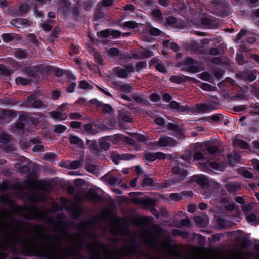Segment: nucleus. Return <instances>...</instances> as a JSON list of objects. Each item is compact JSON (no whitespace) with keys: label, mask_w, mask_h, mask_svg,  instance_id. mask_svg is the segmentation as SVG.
Instances as JSON below:
<instances>
[{"label":"nucleus","mask_w":259,"mask_h":259,"mask_svg":"<svg viewBox=\"0 0 259 259\" xmlns=\"http://www.w3.org/2000/svg\"><path fill=\"white\" fill-rule=\"evenodd\" d=\"M154 234L156 236H159L162 232L163 228L159 225H154L152 228Z\"/></svg>","instance_id":"nucleus-40"},{"label":"nucleus","mask_w":259,"mask_h":259,"mask_svg":"<svg viewBox=\"0 0 259 259\" xmlns=\"http://www.w3.org/2000/svg\"><path fill=\"white\" fill-rule=\"evenodd\" d=\"M214 13L218 16L225 17L231 13V8L225 0H212Z\"/></svg>","instance_id":"nucleus-5"},{"label":"nucleus","mask_w":259,"mask_h":259,"mask_svg":"<svg viewBox=\"0 0 259 259\" xmlns=\"http://www.w3.org/2000/svg\"><path fill=\"white\" fill-rule=\"evenodd\" d=\"M110 174L108 173L104 176L102 179L107 181L111 185L119 184L121 181L120 175L117 176L116 177L111 176L108 178Z\"/></svg>","instance_id":"nucleus-20"},{"label":"nucleus","mask_w":259,"mask_h":259,"mask_svg":"<svg viewBox=\"0 0 259 259\" xmlns=\"http://www.w3.org/2000/svg\"><path fill=\"white\" fill-rule=\"evenodd\" d=\"M132 120V119L128 113L121 111H119L118 124L120 126H121L122 121L130 122Z\"/></svg>","instance_id":"nucleus-27"},{"label":"nucleus","mask_w":259,"mask_h":259,"mask_svg":"<svg viewBox=\"0 0 259 259\" xmlns=\"http://www.w3.org/2000/svg\"><path fill=\"white\" fill-rule=\"evenodd\" d=\"M112 84L116 86L117 90L125 93H130L132 92L133 89L129 84H124L119 83L117 81H112Z\"/></svg>","instance_id":"nucleus-19"},{"label":"nucleus","mask_w":259,"mask_h":259,"mask_svg":"<svg viewBox=\"0 0 259 259\" xmlns=\"http://www.w3.org/2000/svg\"><path fill=\"white\" fill-rule=\"evenodd\" d=\"M208 165L209 167L217 170H220L222 168V166L216 161L209 162Z\"/></svg>","instance_id":"nucleus-45"},{"label":"nucleus","mask_w":259,"mask_h":259,"mask_svg":"<svg viewBox=\"0 0 259 259\" xmlns=\"http://www.w3.org/2000/svg\"><path fill=\"white\" fill-rule=\"evenodd\" d=\"M239 53H237L236 60L239 65H243L245 63L244 58L243 56L244 53H249L250 51V49L245 45H241L239 47Z\"/></svg>","instance_id":"nucleus-10"},{"label":"nucleus","mask_w":259,"mask_h":259,"mask_svg":"<svg viewBox=\"0 0 259 259\" xmlns=\"http://www.w3.org/2000/svg\"><path fill=\"white\" fill-rule=\"evenodd\" d=\"M30 81V79L21 77H18L16 79V83L21 85H27L29 83Z\"/></svg>","instance_id":"nucleus-43"},{"label":"nucleus","mask_w":259,"mask_h":259,"mask_svg":"<svg viewBox=\"0 0 259 259\" xmlns=\"http://www.w3.org/2000/svg\"><path fill=\"white\" fill-rule=\"evenodd\" d=\"M223 117V115L221 114H213L210 116H208L207 117H205L204 118V120L210 122V120L213 121L215 122H219L221 121V118Z\"/></svg>","instance_id":"nucleus-35"},{"label":"nucleus","mask_w":259,"mask_h":259,"mask_svg":"<svg viewBox=\"0 0 259 259\" xmlns=\"http://www.w3.org/2000/svg\"><path fill=\"white\" fill-rule=\"evenodd\" d=\"M161 61L157 57L153 58L149 62V66L150 67L152 66L156 67L157 64H158Z\"/></svg>","instance_id":"nucleus-63"},{"label":"nucleus","mask_w":259,"mask_h":259,"mask_svg":"<svg viewBox=\"0 0 259 259\" xmlns=\"http://www.w3.org/2000/svg\"><path fill=\"white\" fill-rule=\"evenodd\" d=\"M165 158L166 154L161 152L156 153L147 152V161L149 162H152L156 159H165Z\"/></svg>","instance_id":"nucleus-16"},{"label":"nucleus","mask_w":259,"mask_h":259,"mask_svg":"<svg viewBox=\"0 0 259 259\" xmlns=\"http://www.w3.org/2000/svg\"><path fill=\"white\" fill-rule=\"evenodd\" d=\"M94 0H89L86 1L83 5V8L86 11H89L93 6L95 3Z\"/></svg>","instance_id":"nucleus-55"},{"label":"nucleus","mask_w":259,"mask_h":259,"mask_svg":"<svg viewBox=\"0 0 259 259\" xmlns=\"http://www.w3.org/2000/svg\"><path fill=\"white\" fill-rule=\"evenodd\" d=\"M166 127L169 130L174 131L175 132L177 136L181 137L183 135V132L180 126L177 124L169 122L166 125Z\"/></svg>","instance_id":"nucleus-26"},{"label":"nucleus","mask_w":259,"mask_h":259,"mask_svg":"<svg viewBox=\"0 0 259 259\" xmlns=\"http://www.w3.org/2000/svg\"><path fill=\"white\" fill-rule=\"evenodd\" d=\"M13 211L22 215L27 220L44 219L48 221L49 224H52L54 222L52 218H48L47 212L42 211L36 206H31L26 210L24 207L17 205L14 207Z\"/></svg>","instance_id":"nucleus-3"},{"label":"nucleus","mask_w":259,"mask_h":259,"mask_svg":"<svg viewBox=\"0 0 259 259\" xmlns=\"http://www.w3.org/2000/svg\"><path fill=\"white\" fill-rule=\"evenodd\" d=\"M146 56V50L144 49H143L142 51H138L135 53H132L131 55L130 54L127 55V58L130 59H141Z\"/></svg>","instance_id":"nucleus-31"},{"label":"nucleus","mask_w":259,"mask_h":259,"mask_svg":"<svg viewBox=\"0 0 259 259\" xmlns=\"http://www.w3.org/2000/svg\"><path fill=\"white\" fill-rule=\"evenodd\" d=\"M169 197L171 199V200L175 201H179L182 199V198H183L182 192L180 193H171L170 194Z\"/></svg>","instance_id":"nucleus-48"},{"label":"nucleus","mask_w":259,"mask_h":259,"mask_svg":"<svg viewBox=\"0 0 259 259\" xmlns=\"http://www.w3.org/2000/svg\"><path fill=\"white\" fill-rule=\"evenodd\" d=\"M206 149L207 151L211 154H216L219 152V150L218 146L216 145L207 146L206 147Z\"/></svg>","instance_id":"nucleus-47"},{"label":"nucleus","mask_w":259,"mask_h":259,"mask_svg":"<svg viewBox=\"0 0 259 259\" xmlns=\"http://www.w3.org/2000/svg\"><path fill=\"white\" fill-rule=\"evenodd\" d=\"M227 157L229 164L231 165H234L238 163L240 160V156L236 153H228L227 155Z\"/></svg>","instance_id":"nucleus-24"},{"label":"nucleus","mask_w":259,"mask_h":259,"mask_svg":"<svg viewBox=\"0 0 259 259\" xmlns=\"http://www.w3.org/2000/svg\"><path fill=\"white\" fill-rule=\"evenodd\" d=\"M30 200L33 202H44L46 200L45 196L41 193H35L29 197Z\"/></svg>","instance_id":"nucleus-28"},{"label":"nucleus","mask_w":259,"mask_h":259,"mask_svg":"<svg viewBox=\"0 0 259 259\" xmlns=\"http://www.w3.org/2000/svg\"><path fill=\"white\" fill-rule=\"evenodd\" d=\"M194 109V113H204L212 111L214 108L212 105L210 104H204L203 103L197 104L195 105Z\"/></svg>","instance_id":"nucleus-14"},{"label":"nucleus","mask_w":259,"mask_h":259,"mask_svg":"<svg viewBox=\"0 0 259 259\" xmlns=\"http://www.w3.org/2000/svg\"><path fill=\"white\" fill-rule=\"evenodd\" d=\"M12 72V70L9 68L4 65L0 64V73L2 75L8 76L10 75Z\"/></svg>","instance_id":"nucleus-37"},{"label":"nucleus","mask_w":259,"mask_h":259,"mask_svg":"<svg viewBox=\"0 0 259 259\" xmlns=\"http://www.w3.org/2000/svg\"><path fill=\"white\" fill-rule=\"evenodd\" d=\"M150 100L154 102H157L161 99V97L157 93H152L150 95Z\"/></svg>","instance_id":"nucleus-60"},{"label":"nucleus","mask_w":259,"mask_h":259,"mask_svg":"<svg viewBox=\"0 0 259 259\" xmlns=\"http://www.w3.org/2000/svg\"><path fill=\"white\" fill-rule=\"evenodd\" d=\"M172 184V181L171 180H165L164 182L161 183H158L156 185L157 189L167 188L170 187Z\"/></svg>","instance_id":"nucleus-38"},{"label":"nucleus","mask_w":259,"mask_h":259,"mask_svg":"<svg viewBox=\"0 0 259 259\" xmlns=\"http://www.w3.org/2000/svg\"><path fill=\"white\" fill-rule=\"evenodd\" d=\"M147 33H149L150 35L153 36H159L162 32L159 29L153 27L151 23L147 22Z\"/></svg>","instance_id":"nucleus-29"},{"label":"nucleus","mask_w":259,"mask_h":259,"mask_svg":"<svg viewBox=\"0 0 259 259\" xmlns=\"http://www.w3.org/2000/svg\"><path fill=\"white\" fill-rule=\"evenodd\" d=\"M238 145L241 149L251 151V147L246 141L243 140H239Z\"/></svg>","instance_id":"nucleus-39"},{"label":"nucleus","mask_w":259,"mask_h":259,"mask_svg":"<svg viewBox=\"0 0 259 259\" xmlns=\"http://www.w3.org/2000/svg\"><path fill=\"white\" fill-rule=\"evenodd\" d=\"M251 93L256 98L259 100V88L256 87H252Z\"/></svg>","instance_id":"nucleus-64"},{"label":"nucleus","mask_w":259,"mask_h":259,"mask_svg":"<svg viewBox=\"0 0 259 259\" xmlns=\"http://www.w3.org/2000/svg\"><path fill=\"white\" fill-rule=\"evenodd\" d=\"M56 157L55 154L53 153H46L44 156V159L50 161H53L55 160V158Z\"/></svg>","instance_id":"nucleus-59"},{"label":"nucleus","mask_w":259,"mask_h":259,"mask_svg":"<svg viewBox=\"0 0 259 259\" xmlns=\"http://www.w3.org/2000/svg\"><path fill=\"white\" fill-rule=\"evenodd\" d=\"M30 9V6L27 3H23L21 4L19 7V11L18 12H16L15 13V16L20 15L21 13H27Z\"/></svg>","instance_id":"nucleus-32"},{"label":"nucleus","mask_w":259,"mask_h":259,"mask_svg":"<svg viewBox=\"0 0 259 259\" xmlns=\"http://www.w3.org/2000/svg\"><path fill=\"white\" fill-rule=\"evenodd\" d=\"M201 22L202 24L207 28H217L220 25V21L218 19L204 17L201 19Z\"/></svg>","instance_id":"nucleus-11"},{"label":"nucleus","mask_w":259,"mask_h":259,"mask_svg":"<svg viewBox=\"0 0 259 259\" xmlns=\"http://www.w3.org/2000/svg\"><path fill=\"white\" fill-rule=\"evenodd\" d=\"M157 184L158 183L155 182L153 178L147 177V187L150 186L152 189H157Z\"/></svg>","instance_id":"nucleus-49"},{"label":"nucleus","mask_w":259,"mask_h":259,"mask_svg":"<svg viewBox=\"0 0 259 259\" xmlns=\"http://www.w3.org/2000/svg\"><path fill=\"white\" fill-rule=\"evenodd\" d=\"M153 20L156 22H161L163 21V14L159 9H154L151 13Z\"/></svg>","instance_id":"nucleus-22"},{"label":"nucleus","mask_w":259,"mask_h":259,"mask_svg":"<svg viewBox=\"0 0 259 259\" xmlns=\"http://www.w3.org/2000/svg\"><path fill=\"white\" fill-rule=\"evenodd\" d=\"M109 231L113 235L122 234L128 237L127 241L125 243V246L120 247L117 251L105 250L104 255L105 259H123L126 256L137 255L138 253V245L136 242L137 234L130 231L128 229H124L123 225L120 221H112ZM89 235L83 236L82 240L84 242L83 247H85L89 252L91 259H103L101 256V249L103 244L98 241L97 238L94 237L93 234L89 231ZM80 250V253L83 250ZM81 259L82 255L80 253Z\"/></svg>","instance_id":"nucleus-2"},{"label":"nucleus","mask_w":259,"mask_h":259,"mask_svg":"<svg viewBox=\"0 0 259 259\" xmlns=\"http://www.w3.org/2000/svg\"><path fill=\"white\" fill-rule=\"evenodd\" d=\"M192 180L196 182L202 188L207 189L209 187L208 177L205 176H194Z\"/></svg>","instance_id":"nucleus-12"},{"label":"nucleus","mask_w":259,"mask_h":259,"mask_svg":"<svg viewBox=\"0 0 259 259\" xmlns=\"http://www.w3.org/2000/svg\"><path fill=\"white\" fill-rule=\"evenodd\" d=\"M49 114L50 116L56 119H59V120H64L67 118V116L66 115L65 117H63L62 115L63 114L59 111H53L49 113Z\"/></svg>","instance_id":"nucleus-36"},{"label":"nucleus","mask_w":259,"mask_h":259,"mask_svg":"<svg viewBox=\"0 0 259 259\" xmlns=\"http://www.w3.org/2000/svg\"><path fill=\"white\" fill-rule=\"evenodd\" d=\"M87 199L92 202H97L101 200V197L94 189H90L85 195Z\"/></svg>","instance_id":"nucleus-15"},{"label":"nucleus","mask_w":259,"mask_h":259,"mask_svg":"<svg viewBox=\"0 0 259 259\" xmlns=\"http://www.w3.org/2000/svg\"><path fill=\"white\" fill-rule=\"evenodd\" d=\"M12 219L8 209L0 211V250L8 248L13 251H20L23 254H32L47 259H80V251L83 249V222L77 225L78 232L69 235L68 230L63 228L59 222L55 223L58 236L47 233L40 225H29L33 228L36 238L19 236L13 230L9 231L10 225L6 221Z\"/></svg>","instance_id":"nucleus-1"},{"label":"nucleus","mask_w":259,"mask_h":259,"mask_svg":"<svg viewBox=\"0 0 259 259\" xmlns=\"http://www.w3.org/2000/svg\"><path fill=\"white\" fill-rule=\"evenodd\" d=\"M122 26L126 28L134 29L137 27L138 25L136 22L133 21H130L124 22L122 24Z\"/></svg>","instance_id":"nucleus-46"},{"label":"nucleus","mask_w":259,"mask_h":259,"mask_svg":"<svg viewBox=\"0 0 259 259\" xmlns=\"http://www.w3.org/2000/svg\"><path fill=\"white\" fill-rule=\"evenodd\" d=\"M241 78L249 81H253L256 78L255 73L249 71H243L239 74Z\"/></svg>","instance_id":"nucleus-18"},{"label":"nucleus","mask_w":259,"mask_h":259,"mask_svg":"<svg viewBox=\"0 0 259 259\" xmlns=\"http://www.w3.org/2000/svg\"><path fill=\"white\" fill-rule=\"evenodd\" d=\"M0 201L4 204L7 205L10 208H12L14 205V202L8 194H2L0 196Z\"/></svg>","instance_id":"nucleus-25"},{"label":"nucleus","mask_w":259,"mask_h":259,"mask_svg":"<svg viewBox=\"0 0 259 259\" xmlns=\"http://www.w3.org/2000/svg\"><path fill=\"white\" fill-rule=\"evenodd\" d=\"M177 18L173 16H169L165 19V22L168 25H174L176 24Z\"/></svg>","instance_id":"nucleus-50"},{"label":"nucleus","mask_w":259,"mask_h":259,"mask_svg":"<svg viewBox=\"0 0 259 259\" xmlns=\"http://www.w3.org/2000/svg\"><path fill=\"white\" fill-rule=\"evenodd\" d=\"M226 188L227 191L231 193L236 192L240 189V187L238 185L233 183H227L226 185Z\"/></svg>","instance_id":"nucleus-33"},{"label":"nucleus","mask_w":259,"mask_h":259,"mask_svg":"<svg viewBox=\"0 0 259 259\" xmlns=\"http://www.w3.org/2000/svg\"><path fill=\"white\" fill-rule=\"evenodd\" d=\"M22 105L26 107L39 108L44 107L43 102L39 100H37L35 98L29 96L23 102Z\"/></svg>","instance_id":"nucleus-7"},{"label":"nucleus","mask_w":259,"mask_h":259,"mask_svg":"<svg viewBox=\"0 0 259 259\" xmlns=\"http://www.w3.org/2000/svg\"><path fill=\"white\" fill-rule=\"evenodd\" d=\"M66 127L63 125H56L54 126V131L57 133H62L65 131Z\"/></svg>","instance_id":"nucleus-56"},{"label":"nucleus","mask_w":259,"mask_h":259,"mask_svg":"<svg viewBox=\"0 0 259 259\" xmlns=\"http://www.w3.org/2000/svg\"><path fill=\"white\" fill-rule=\"evenodd\" d=\"M10 137L5 133L0 134V142L3 144L7 143L10 141Z\"/></svg>","instance_id":"nucleus-54"},{"label":"nucleus","mask_w":259,"mask_h":259,"mask_svg":"<svg viewBox=\"0 0 259 259\" xmlns=\"http://www.w3.org/2000/svg\"><path fill=\"white\" fill-rule=\"evenodd\" d=\"M154 122L158 125L163 126L165 124V120L161 117H157L154 119Z\"/></svg>","instance_id":"nucleus-61"},{"label":"nucleus","mask_w":259,"mask_h":259,"mask_svg":"<svg viewBox=\"0 0 259 259\" xmlns=\"http://www.w3.org/2000/svg\"><path fill=\"white\" fill-rule=\"evenodd\" d=\"M110 33V30L109 29H105L97 33V35L99 37L107 38L108 37Z\"/></svg>","instance_id":"nucleus-52"},{"label":"nucleus","mask_w":259,"mask_h":259,"mask_svg":"<svg viewBox=\"0 0 259 259\" xmlns=\"http://www.w3.org/2000/svg\"><path fill=\"white\" fill-rule=\"evenodd\" d=\"M172 172L173 174L179 175L180 180H183L188 175V173L187 170L181 169V167L178 165L174 166L172 167Z\"/></svg>","instance_id":"nucleus-21"},{"label":"nucleus","mask_w":259,"mask_h":259,"mask_svg":"<svg viewBox=\"0 0 259 259\" xmlns=\"http://www.w3.org/2000/svg\"><path fill=\"white\" fill-rule=\"evenodd\" d=\"M169 81L172 83L177 84H182L187 81L195 82L196 79L194 77L190 76L174 75L170 77Z\"/></svg>","instance_id":"nucleus-9"},{"label":"nucleus","mask_w":259,"mask_h":259,"mask_svg":"<svg viewBox=\"0 0 259 259\" xmlns=\"http://www.w3.org/2000/svg\"><path fill=\"white\" fill-rule=\"evenodd\" d=\"M181 70L191 73H197L201 71L199 62L192 57H185L179 63Z\"/></svg>","instance_id":"nucleus-4"},{"label":"nucleus","mask_w":259,"mask_h":259,"mask_svg":"<svg viewBox=\"0 0 259 259\" xmlns=\"http://www.w3.org/2000/svg\"><path fill=\"white\" fill-rule=\"evenodd\" d=\"M113 161L116 164H118L119 160H128L134 157V155L129 154H119L116 153H113L111 155Z\"/></svg>","instance_id":"nucleus-17"},{"label":"nucleus","mask_w":259,"mask_h":259,"mask_svg":"<svg viewBox=\"0 0 259 259\" xmlns=\"http://www.w3.org/2000/svg\"><path fill=\"white\" fill-rule=\"evenodd\" d=\"M79 87L80 88L83 89H89L92 90L93 89V87L92 85L90 84L88 82H87L86 81L82 80L79 83Z\"/></svg>","instance_id":"nucleus-57"},{"label":"nucleus","mask_w":259,"mask_h":259,"mask_svg":"<svg viewBox=\"0 0 259 259\" xmlns=\"http://www.w3.org/2000/svg\"><path fill=\"white\" fill-rule=\"evenodd\" d=\"M14 56L18 59H23L27 57V53L25 51L18 49L14 52Z\"/></svg>","instance_id":"nucleus-34"},{"label":"nucleus","mask_w":259,"mask_h":259,"mask_svg":"<svg viewBox=\"0 0 259 259\" xmlns=\"http://www.w3.org/2000/svg\"><path fill=\"white\" fill-rule=\"evenodd\" d=\"M27 186L32 190L37 189L40 191L45 190V186L40 185V184L36 181H29L27 183Z\"/></svg>","instance_id":"nucleus-30"},{"label":"nucleus","mask_w":259,"mask_h":259,"mask_svg":"<svg viewBox=\"0 0 259 259\" xmlns=\"http://www.w3.org/2000/svg\"><path fill=\"white\" fill-rule=\"evenodd\" d=\"M87 170L88 171L93 173V174H97L99 171L98 166L96 165H88L87 168Z\"/></svg>","instance_id":"nucleus-53"},{"label":"nucleus","mask_w":259,"mask_h":259,"mask_svg":"<svg viewBox=\"0 0 259 259\" xmlns=\"http://www.w3.org/2000/svg\"><path fill=\"white\" fill-rule=\"evenodd\" d=\"M174 7L176 11L179 12H185L186 11V7L185 5L182 3L175 4Z\"/></svg>","instance_id":"nucleus-44"},{"label":"nucleus","mask_w":259,"mask_h":259,"mask_svg":"<svg viewBox=\"0 0 259 259\" xmlns=\"http://www.w3.org/2000/svg\"><path fill=\"white\" fill-rule=\"evenodd\" d=\"M10 24L15 27L21 28L27 27L31 25L32 22L25 18H16L11 20Z\"/></svg>","instance_id":"nucleus-13"},{"label":"nucleus","mask_w":259,"mask_h":259,"mask_svg":"<svg viewBox=\"0 0 259 259\" xmlns=\"http://www.w3.org/2000/svg\"><path fill=\"white\" fill-rule=\"evenodd\" d=\"M102 112L104 113H112L113 112V109L110 105L105 104L103 107Z\"/></svg>","instance_id":"nucleus-58"},{"label":"nucleus","mask_w":259,"mask_h":259,"mask_svg":"<svg viewBox=\"0 0 259 259\" xmlns=\"http://www.w3.org/2000/svg\"><path fill=\"white\" fill-rule=\"evenodd\" d=\"M115 74L120 78H126L128 75L134 72V68L132 65H128L123 68L116 67L114 69Z\"/></svg>","instance_id":"nucleus-6"},{"label":"nucleus","mask_w":259,"mask_h":259,"mask_svg":"<svg viewBox=\"0 0 259 259\" xmlns=\"http://www.w3.org/2000/svg\"><path fill=\"white\" fill-rule=\"evenodd\" d=\"M155 68L157 71L161 73L165 74L167 72V71L164 65L161 62H159L158 64H157L156 66L155 67Z\"/></svg>","instance_id":"nucleus-51"},{"label":"nucleus","mask_w":259,"mask_h":259,"mask_svg":"<svg viewBox=\"0 0 259 259\" xmlns=\"http://www.w3.org/2000/svg\"><path fill=\"white\" fill-rule=\"evenodd\" d=\"M69 140L71 144L75 145L77 147L80 148H84L83 141L79 137L76 136L70 135L69 137Z\"/></svg>","instance_id":"nucleus-23"},{"label":"nucleus","mask_w":259,"mask_h":259,"mask_svg":"<svg viewBox=\"0 0 259 259\" xmlns=\"http://www.w3.org/2000/svg\"><path fill=\"white\" fill-rule=\"evenodd\" d=\"M179 111L181 112H183V113H189V112H191L193 113H194V109L192 108L191 107H190V106H189L188 105L181 106L180 105V107L179 109Z\"/></svg>","instance_id":"nucleus-41"},{"label":"nucleus","mask_w":259,"mask_h":259,"mask_svg":"<svg viewBox=\"0 0 259 259\" xmlns=\"http://www.w3.org/2000/svg\"><path fill=\"white\" fill-rule=\"evenodd\" d=\"M157 200L155 199L147 197V211L149 208L156 206Z\"/></svg>","instance_id":"nucleus-42"},{"label":"nucleus","mask_w":259,"mask_h":259,"mask_svg":"<svg viewBox=\"0 0 259 259\" xmlns=\"http://www.w3.org/2000/svg\"><path fill=\"white\" fill-rule=\"evenodd\" d=\"M193 158L195 160L203 159L204 157L203 153L201 151H197L193 154Z\"/></svg>","instance_id":"nucleus-62"},{"label":"nucleus","mask_w":259,"mask_h":259,"mask_svg":"<svg viewBox=\"0 0 259 259\" xmlns=\"http://www.w3.org/2000/svg\"><path fill=\"white\" fill-rule=\"evenodd\" d=\"M158 146L160 147H174L177 144V141L175 139L167 137L161 136L158 140Z\"/></svg>","instance_id":"nucleus-8"}]
</instances>
